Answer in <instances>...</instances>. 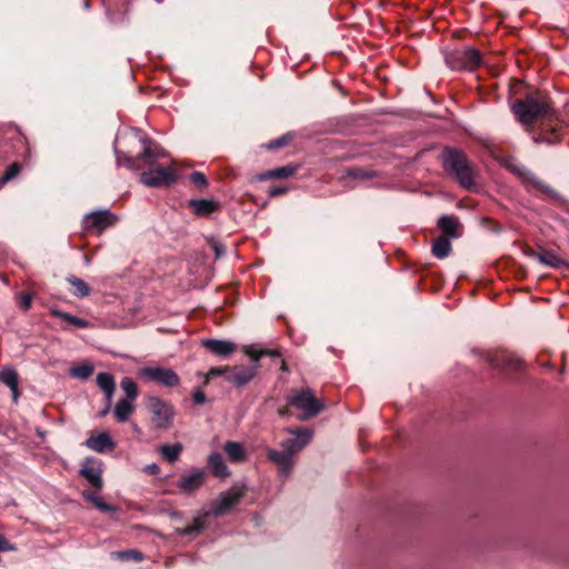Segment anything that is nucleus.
Returning a JSON list of instances; mask_svg holds the SVG:
<instances>
[{
	"label": "nucleus",
	"mask_w": 569,
	"mask_h": 569,
	"mask_svg": "<svg viewBox=\"0 0 569 569\" xmlns=\"http://www.w3.org/2000/svg\"><path fill=\"white\" fill-rule=\"evenodd\" d=\"M293 436L281 441L282 450L267 449L268 459L278 467L281 478H288L296 463V455L299 453L312 439L313 431L309 428H288Z\"/></svg>",
	"instance_id": "f257e3e1"
},
{
	"label": "nucleus",
	"mask_w": 569,
	"mask_h": 569,
	"mask_svg": "<svg viewBox=\"0 0 569 569\" xmlns=\"http://www.w3.org/2000/svg\"><path fill=\"white\" fill-rule=\"evenodd\" d=\"M79 475L93 487V490H84L82 497L102 512H114L117 508L106 503L99 496V491L103 487L101 462L94 458H86L81 463Z\"/></svg>",
	"instance_id": "f03ea898"
},
{
	"label": "nucleus",
	"mask_w": 569,
	"mask_h": 569,
	"mask_svg": "<svg viewBox=\"0 0 569 569\" xmlns=\"http://www.w3.org/2000/svg\"><path fill=\"white\" fill-rule=\"evenodd\" d=\"M512 112L522 124H530L539 118H551L553 108L551 103L540 94L528 96L512 104Z\"/></svg>",
	"instance_id": "7ed1b4c3"
},
{
	"label": "nucleus",
	"mask_w": 569,
	"mask_h": 569,
	"mask_svg": "<svg viewBox=\"0 0 569 569\" xmlns=\"http://www.w3.org/2000/svg\"><path fill=\"white\" fill-rule=\"evenodd\" d=\"M442 163L445 170L452 174L463 188L470 189L473 186L475 171L462 151L446 148L442 153Z\"/></svg>",
	"instance_id": "20e7f679"
},
{
	"label": "nucleus",
	"mask_w": 569,
	"mask_h": 569,
	"mask_svg": "<svg viewBox=\"0 0 569 569\" xmlns=\"http://www.w3.org/2000/svg\"><path fill=\"white\" fill-rule=\"evenodd\" d=\"M142 142L144 144L143 150L137 157L116 150L117 164L131 170H140L144 167L154 166L158 159L166 157L167 153L163 148L151 141L143 140Z\"/></svg>",
	"instance_id": "39448f33"
},
{
	"label": "nucleus",
	"mask_w": 569,
	"mask_h": 569,
	"mask_svg": "<svg viewBox=\"0 0 569 569\" xmlns=\"http://www.w3.org/2000/svg\"><path fill=\"white\" fill-rule=\"evenodd\" d=\"M287 403L300 411L298 419L301 421L316 417L325 408L323 402L309 388L293 390Z\"/></svg>",
	"instance_id": "423d86ee"
},
{
	"label": "nucleus",
	"mask_w": 569,
	"mask_h": 569,
	"mask_svg": "<svg viewBox=\"0 0 569 569\" xmlns=\"http://www.w3.org/2000/svg\"><path fill=\"white\" fill-rule=\"evenodd\" d=\"M445 61L452 70H475L481 64V56L479 50L465 47L447 52Z\"/></svg>",
	"instance_id": "0eeeda50"
},
{
	"label": "nucleus",
	"mask_w": 569,
	"mask_h": 569,
	"mask_svg": "<svg viewBox=\"0 0 569 569\" xmlns=\"http://www.w3.org/2000/svg\"><path fill=\"white\" fill-rule=\"evenodd\" d=\"M148 410L157 429L167 430L172 426L176 410L170 403L159 397L150 396L148 397Z\"/></svg>",
	"instance_id": "6e6552de"
},
{
	"label": "nucleus",
	"mask_w": 569,
	"mask_h": 569,
	"mask_svg": "<svg viewBox=\"0 0 569 569\" xmlns=\"http://www.w3.org/2000/svg\"><path fill=\"white\" fill-rule=\"evenodd\" d=\"M507 169L516 174L527 188H531L543 193L556 197L557 193L546 183H543L535 173H532L528 168H526L522 163L510 160L506 163Z\"/></svg>",
	"instance_id": "1a4fd4ad"
},
{
	"label": "nucleus",
	"mask_w": 569,
	"mask_h": 569,
	"mask_svg": "<svg viewBox=\"0 0 569 569\" xmlns=\"http://www.w3.org/2000/svg\"><path fill=\"white\" fill-rule=\"evenodd\" d=\"M148 171H144L140 176V181L147 187H164L176 181V172L170 167L152 166L147 167Z\"/></svg>",
	"instance_id": "9d476101"
},
{
	"label": "nucleus",
	"mask_w": 569,
	"mask_h": 569,
	"mask_svg": "<svg viewBox=\"0 0 569 569\" xmlns=\"http://www.w3.org/2000/svg\"><path fill=\"white\" fill-rule=\"evenodd\" d=\"M139 376L168 388L176 387L180 383V378L176 371L161 366L144 367L139 370Z\"/></svg>",
	"instance_id": "9b49d317"
},
{
	"label": "nucleus",
	"mask_w": 569,
	"mask_h": 569,
	"mask_svg": "<svg viewBox=\"0 0 569 569\" xmlns=\"http://www.w3.org/2000/svg\"><path fill=\"white\" fill-rule=\"evenodd\" d=\"M243 496L244 491L237 487H233L230 490L222 492L213 502L211 509L207 512V515L212 516L214 518L226 515L229 510H231L234 506H237L240 502Z\"/></svg>",
	"instance_id": "f8f14e48"
},
{
	"label": "nucleus",
	"mask_w": 569,
	"mask_h": 569,
	"mask_svg": "<svg viewBox=\"0 0 569 569\" xmlns=\"http://www.w3.org/2000/svg\"><path fill=\"white\" fill-rule=\"evenodd\" d=\"M206 471L201 468H192L183 473L177 482V488L183 493H192L200 489L206 482Z\"/></svg>",
	"instance_id": "ddd939ff"
},
{
	"label": "nucleus",
	"mask_w": 569,
	"mask_h": 569,
	"mask_svg": "<svg viewBox=\"0 0 569 569\" xmlns=\"http://www.w3.org/2000/svg\"><path fill=\"white\" fill-rule=\"evenodd\" d=\"M487 362L499 370H518L522 366V361L505 350L488 352Z\"/></svg>",
	"instance_id": "4468645a"
},
{
	"label": "nucleus",
	"mask_w": 569,
	"mask_h": 569,
	"mask_svg": "<svg viewBox=\"0 0 569 569\" xmlns=\"http://www.w3.org/2000/svg\"><path fill=\"white\" fill-rule=\"evenodd\" d=\"M117 217L109 210H98L87 214L83 219L84 228L101 232L117 222Z\"/></svg>",
	"instance_id": "2eb2a0df"
},
{
	"label": "nucleus",
	"mask_w": 569,
	"mask_h": 569,
	"mask_svg": "<svg viewBox=\"0 0 569 569\" xmlns=\"http://www.w3.org/2000/svg\"><path fill=\"white\" fill-rule=\"evenodd\" d=\"M258 368L259 365L241 368L234 367L232 369L230 368L229 373L226 376V380L236 387L246 386L254 378Z\"/></svg>",
	"instance_id": "dca6fc26"
},
{
	"label": "nucleus",
	"mask_w": 569,
	"mask_h": 569,
	"mask_svg": "<svg viewBox=\"0 0 569 569\" xmlns=\"http://www.w3.org/2000/svg\"><path fill=\"white\" fill-rule=\"evenodd\" d=\"M0 382L7 386L12 393V402L18 403L20 391H19V375L12 367H4L0 370Z\"/></svg>",
	"instance_id": "f3484780"
},
{
	"label": "nucleus",
	"mask_w": 569,
	"mask_h": 569,
	"mask_svg": "<svg viewBox=\"0 0 569 569\" xmlns=\"http://www.w3.org/2000/svg\"><path fill=\"white\" fill-rule=\"evenodd\" d=\"M207 467L211 473L220 479H227L231 472L224 462V459L220 452H211L207 459Z\"/></svg>",
	"instance_id": "a211bd4d"
},
{
	"label": "nucleus",
	"mask_w": 569,
	"mask_h": 569,
	"mask_svg": "<svg viewBox=\"0 0 569 569\" xmlns=\"http://www.w3.org/2000/svg\"><path fill=\"white\" fill-rule=\"evenodd\" d=\"M188 206L198 217H208L220 207L219 202L213 199H190Z\"/></svg>",
	"instance_id": "6ab92c4d"
},
{
	"label": "nucleus",
	"mask_w": 569,
	"mask_h": 569,
	"mask_svg": "<svg viewBox=\"0 0 569 569\" xmlns=\"http://www.w3.org/2000/svg\"><path fill=\"white\" fill-rule=\"evenodd\" d=\"M202 346L219 357H228L236 350V345L228 340L206 339L202 341Z\"/></svg>",
	"instance_id": "aec40b11"
},
{
	"label": "nucleus",
	"mask_w": 569,
	"mask_h": 569,
	"mask_svg": "<svg viewBox=\"0 0 569 569\" xmlns=\"http://www.w3.org/2000/svg\"><path fill=\"white\" fill-rule=\"evenodd\" d=\"M438 227L447 238L457 239L460 237L459 230L462 228L456 216L445 214L438 219Z\"/></svg>",
	"instance_id": "412c9836"
},
{
	"label": "nucleus",
	"mask_w": 569,
	"mask_h": 569,
	"mask_svg": "<svg viewBox=\"0 0 569 569\" xmlns=\"http://www.w3.org/2000/svg\"><path fill=\"white\" fill-rule=\"evenodd\" d=\"M86 446L96 452H104L106 450L114 448V443L107 432H101L96 437H90L87 439Z\"/></svg>",
	"instance_id": "4be33fe9"
},
{
	"label": "nucleus",
	"mask_w": 569,
	"mask_h": 569,
	"mask_svg": "<svg viewBox=\"0 0 569 569\" xmlns=\"http://www.w3.org/2000/svg\"><path fill=\"white\" fill-rule=\"evenodd\" d=\"M134 411V401L121 398L114 409L113 415L118 422H126Z\"/></svg>",
	"instance_id": "5701e85b"
},
{
	"label": "nucleus",
	"mask_w": 569,
	"mask_h": 569,
	"mask_svg": "<svg viewBox=\"0 0 569 569\" xmlns=\"http://www.w3.org/2000/svg\"><path fill=\"white\" fill-rule=\"evenodd\" d=\"M528 256L537 259L540 263L552 268H558L563 263L561 258L549 250H541L539 252L530 251Z\"/></svg>",
	"instance_id": "b1692460"
},
{
	"label": "nucleus",
	"mask_w": 569,
	"mask_h": 569,
	"mask_svg": "<svg viewBox=\"0 0 569 569\" xmlns=\"http://www.w3.org/2000/svg\"><path fill=\"white\" fill-rule=\"evenodd\" d=\"M50 313L53 317L59 318L77 328H90L91 327V323L88 320L77 317V316H73L69 312H66V311H62L59 309H51Z\"/></svg>",
	"instance_id": "393cba45"
},
{
	"label": "nucleus",
	"mask_w": 569,
	"mask_h": 569,
	"mask_svg": "<svg viewBox=\"0 0 569 569\" xmlns=\"http://www.w3.org/2000/svg\"><path fill=\"white\" fill-rule=\"evenodd\" d=\"M223 449L229 460L232 462H240L246 459V451L240 442L227 441Z\"/></svg>",
	"instance_id": "a878e982"
},
{
	"label": "nucleus",
	"mask_w": 569,
	"mask_h": 569,
	"mask_svg": "<svg viewBox=\"0 0 569 569\" xmlns=\"http://www.w3.org/2000/svg\"><path fill=\"white\" fill-rule=\"evenodd\" d=\"M296 172V168L293 166H284L280 168H276L272 170H268L258 176L259 180H269V179H284L293 176Z\"/></svg>",
	"instance_id": "bb28decb"
},
{
	"label": "nucleus",
	"mask_w": 569,
	"mask_h": 569,
	"mask_svg": "<svg viewBox=\"0 0 569 569\" xmlns=\"http://www.w3.org/2000/svg\"><path fill=\"white\" fill-rule=\"evenodd\" d=\"M158 450L166 461L174 463L179 459L183 447L180 442H176L173 445H162Z\"/></svg>",
	"instance_id": "cd10ccee"
},
{
	"label": "nucleus",
	"mask_w": 569,
	"mask_h": 569,
	"mask_svg": "<svg viewBox=\"0 0 569 569\" xmlns=\"http://www.w3.org/2000/svg\"><path fill=\"white\" fill-rule=\"evenodd\" d=\"M67 282L72 287V295L77 298H86L90 295V288L82 279L70 274L67 277Z\"/></svg>",
	"instance_id": "c85d7f7f"
},
{
	"label": "nucleus",
	"mask_w": 569,
	"mask_h": 569,
	"mask_svg": "<svg viewBox=\"0 0 569 569\" xmlns=\"http://www.w3.org/2000/svg\"><path fill=\"white\" fill-rule=\"evenodd\" d=\"M451 251V243L447 237L438 238L431 248V252L435 257L439 259H445L449 256Z\"/></svg>",
	"instance_id": "c756f323"
},
{
	"label": "nucleus",
	"mask_w": 569,
	"mask_h": 569,
	"mask_svg": "<svg viewBox=\"0 0 569 569\" xmlns=\"http://www.w3.org/2000/svg\"><path fill=\"white\" fill-rule=\"evenodd\" d=\"M206 528V519L203 517H198L193 520V523L187 526L183 529H178L177 532L180 536H196L200 533Z\"/></svg>",
	"instance_id": "7c9ffc66"
},
{
	"label": "nucleus",
	"mask_w": 569,
	"mask_h": 569,
	"mask_svg": "<svg viewBox=\"0 0 569 569\" xmlns=\"http://www.w3.org/2000/svg\"><path fill=\"white\" fill-rule=\"evenodd\" d=\"M97 385L99 386V388L103 392L104 391H109V393L110 392H114V389H116L114 378L109 372H100V373H98V376H97Z\"/></svg>",
	"instance_id": "2f4dec72"
},
{
	"label": "nucleus",
	"mask_w": 569,
	"mask_h": 569,
	"mask_svg": "<svg viewBox=\"0 0 569 569\" xmlns=\"http://www.w3.org/2000/svg\"><path fill=\"white\" fill-rule=\"evenodd\" d=\"M120 387L122 388V390L126 393L124 399H130V400L136 401L139 392H138V387H137L136 382L131 378H129V377L122 378L120 381Z\"/></svg>",
	"instance_id": "473e14b6"
},
{
	"label": "nucleus",
	"mask_w": 569,
	"mask_h": 569,
	"mask_svg": "<svg viewBox=\"0 0 569 569\" xmlns=\"http://www.w3.org/2000/svg\"><path fill=\"white\" fill-rule=\"evenodd\" d=\"M347 176L356 180H368L377 177V172L362 168H352L347 171Z\"/></svg>",
	"instance_id": "72a5a7b5"
},
{
	"label": "nucleus",
	"mask_w": 569,
	"mask_h": 569,
	"mask_svg": "<svg viewBox=\"0 0 569 569\" xmlns=\"http://www.w3.org/2000/svg\"><path fill=\"white\" fill-rule=\"evenodd\" d=\"M93 372V367L91 365H81L72 368L70 370V375L73 378L78 379H88Z\"/></svg>",
	"instance_id": "f704fd0d"
},
{
	"label": "nucleus",
	"mask_w": 569,
	"mask_h": 569,
	"mask_svg": "<svg viewBox=\"0 0 569 569\" xmlns=\"http://www.w3.org/2000/svg\"><path fill=\"white\" fill-rule=\"evenodd\" d=\"M189 180L200 190H204L209 186L207 177L200 171L190 173Z\"/></svg>",
	"instance_id": "c9c22d12"
},
{
	"label": "nucleus",
	"mask_w": 569,
	"mask_h": 569,
	"mask_svg": "<svg viewBox=\"0 0 569 569\" xmlns=\"http://www.w3.org/2000/svg\"><path fill=\"white\" fill-rule=\"evenodd\" d=\"M20 172V166L18 163H12L10 164L3 176L1 177L0 181L1 183H7L9 182L10 180H12L13 178H16Z\"/></svg>",
	"instance_id": "e433bc0d"
},
{
	"label": "nucleus",
	"mask_w": 569,
	"mask_h": 569,
	"mask_svg": "<svg viewBox=\"0 0 569 569\" xmlns=\"http://www.w3.org/2000/svg\"><path fill=\"white\" fill-rule=\"evenodd\" d=\"M117 556L121 560H133V561H140L143 559V556L141 552L137 550H124L117 553Z\"/></svg>",
	"instance_id": "4c0bfd02"
},
{
	"label": "nucleus",
	"mask_w": 569,
	"mask_h": 569,
	"mask_svg": "<svg viewBox=\"0 0 569 569\" xmlns=\"http://www.w3.org/2000/svg\"><path fill=\"white\" fill-rule=\"evenodd\" d=\"M210 247L213 250L217 259L221 258L226 253L224 244L218 240L211 239Z\"/></svg>",
	"instance_id": "58836bf2"
},
{
	"label": "nucleus",
	"mask_w": 569,
	"mask_h": 569,
	"mask_svg": "<svg viewBox=\"0 0 569 569\" xmlns=\"http://www.w3.org/2000/svg\"><path fill=\"white\" fill-rule=\"evenodd\" d=\"M32 296L33 295L31 292H23L21 295L19 305L23 310H29L31 308Z\"/></svg>",
	"instance_id": "ea45409f"
},
{
	"label": "nucleus",
	"mask_w": 569,
	"mask_h": 569,
	"mask_svg": "<svg viewBox=\"0 0 569 569\" xmlns=\"http://www.w3.org/2000/svg\"><path fill=\"white\" fill-rule=\"evenodd\" d=\"M230 370V367H213L208 371L207 377L208 378H214L221 375H228Z\"/></svg>",
	"instance_id": "a19ab883"
},
{
	"label": "nucleus",
	"mask_w": 569,
	"mask_h": 569,
	"mask_svg": "<svg viewBox=\"0 0 569 569\" xmlns=\"http://www.w3.org/2000/svg\"><path fill=\"white\" fill-rule=\"evenodd\" d=\"M192 400L194 405H204L207 402V397L201 389H196L192 393Z\"/></svg>",
	"instance_id": "79ce46f5"
},
{
	"label": "nucleus",
	"mask_w": 569,
	"mask_h": 569,
	"mask_svg": "<svg viewBox=\"0 0 569 569\" xmlns=\"http://www.w3.org/2000/svg\"><path fill=\"white\" fill-rule=\"evenodd\" d=\"M246 353L251 358V360L254 362V365H258V361L262 357V355H260V350H257L253 347H248L246 349Z\"/></svg>",
	"instance_id": "37998d69"
},
{
	"label": "nucleus",
	"mask_w": 569,
	"mask_h": 569,
	"mask_svg": "<svg viewBox=\"0 0 569 569\" xmlns=\"http://www.w3.org/2000/svg\"><path fill=\"white\" fill-rule=\"evenodd\" d=\"M16 547L10 543L2 535H0V551H13Z\"/></svg>",
	"instance_id": "c03bdc74"
},
{
	"label": "nucleus",
	"mask_w": 569,
	"mask_h": 569,
	"mask_svg": "<svg viewBox=\"0 0 569 569\" xmlns=\"http://www.w3.org/2000/svg\"><path fill=\"white\" fill-rule=\"evenodd\" d=\"M287 191V188L286 187H270L269 190H268V194L269 197H277V196H280V194H283L286 193Z\"/></svg>",
	"instance_id": "a18cd8bd"
},
{
	"label": "nucleus",
	"mask_w": 569,
	"mask_h": 569,
	"mask_svg": "<svg viewBox=\"0 0 569 569\" xmlns=\"http://www.w3.org/2000/svg\"><path fill=\"white\" fill-rule=\"evenodd\" d=\"M287 144V139L284 137L282 138H279L274 141H271L270 143H268V149H276V148H280V147H283Z\"/></svg>",
	"instance_id": "49530a36"
},
{
	"label": "nucleus",
	"mask_w": 569,
	"mask_h": 569,
	"mask_svg": "<svg viewBox=\"0 0 569 569\" xmlns=\"http://www.w3.org/2000/svg\"><path fill=\"white\" fill-rule=\"evenodd\" d=\"M260 355L268 357H280L281 352L279 349H261Z\"/></svg>",
	"instance_id": "de8ad7c7"
},
{
	"label": "nucleus",
	"mask_w": 569,
	"mask_h": 569,
	"mask_svg": "<svg viewBox=\"0 0 569 569\" xmlns=\"http://www.w3.org/2000/svg\"><path fill=\"white\" fill-rule=\"evenodd\" d=\"M144 471L149 475H158L160 472V467L157 463H150L144 467Z\"/></svg>",
	"instance_id": "09e8293b"
},
{
	"label": "nucleus",
	"mask_w": 569,
	"mask_h": 569,
	"mask_svg": "<svg viewBox=\"0 0 569 569\" xmlns=\"http://www.w3.org/2000/svg\"><path fill=\"white\" fill-rule=\"evenodd\" d=\"M561 121L563 123H566L567 126H569V100L566 102V104L563 107V113H562Z\"/></svg>",
	"instance_id": "8fccbe9b"
},
{
	"label": "nucleus",
	"mask_w": 569,
	"mask_h": 569,
	"mask_svg": "<svg viewBox=\"0 0 569 569\" xmlns=\"http://www.w3.org/2000/svg\"><path fill=\"white\" fill-rule=\"evenodd\" d=\"M113 393L114 392H110L109 391H104V396H106V405L107 406H112V398H113Z\"/></svg>",
	"instance_id": "3c124183"
},
{
	"label": "nucleus",
	"mask_w": 569,
	"mask_h": 569,
	"mask_svg": "<svg viewBox=\"0 0 569 569\" xmlns=\"http://www.w3.org/2000/svg\"><path fill=\"white\" fill-rule=\"evenodd\" d=\"M110 410H111V407L106 405L104 408L99 412L98 416L100 418H103L110 412Z\"/></svg>",
	"instance_id": "603ef678"
},
{
	"label": "nucleus",
	"mask_w": 569,
	"mask_h": 569,
	"mask_svg": "<svg viewBox=\"0 0 569 569\" xmlns=\"http://www.w3.org/2000/svg\"><path fill=\"white\" fill-rule=\"evenodd\" d=\"M132 429H133V431H134V432H137V433H140V432H141V430H140V428L138 427V425H137V423H133V425H132Z\"/></svg>",
	"instance_id": "864d4df0"
},
{
	"label": "nucleus",
	"mask_w": 569,
	"mask_h": 569,
	"mask_svg": "<svg viewBox=\"0 0 569 569\" xmlns=\"http://www.w3.org/2000/svg\"><path fill=\"white\" fill-rule=\"evenodd\" d=\"M281 370H283V371L288 370L287 363L284 361H282V363H281Z\"/></svg>",
	"instance_id": "5fc2aeb1"
},
{
	"label": "nucleus",
	"mask_w": 569,
	"mask_h": 569,
	"mask_svg": "<svg viewBox=\"0 0 569 569\" xmlns=\"http://www.w3.org/2000/svg\"><path fill=\"white\" fill-rule=\"evenodd\" d=\"M84 8L88 9L89 8V1H86L84 2Z\"/></svg>",
	"instance_id": "6e6d98bb"
}]
</instances>
